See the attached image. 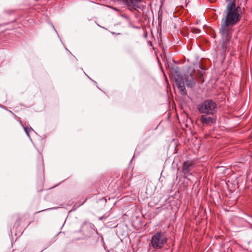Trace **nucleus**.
<instances>
[{
  "label": "nucleus",
  "instance_id": "13",
  "mask_svg": "<svg viewBox=\"0 0 252 252\" xmlns=\"http://www.w3.org/2000/svg\"><path fill=\"white\" fill-rule=\"evenodd\" d=\"M45 210H41V211H38L37 212H36V213H39L40 212H42V211H45Z\"/></svg>",
  "mask_w": 252,
  "mask_h": 252
},
{
  "label": "nucleus",
  "instance_id": "3",
  "mask_svg": "<svg viewBox=\"0 0 252 252\" xmlns=\"http://www.w3.org/2000/svg\"><path fill=\"white\" fill-rule=\"evenodd\" d=\"M167 240L164 232L158 231L152 237L150 246L154 249H161L167 243Z\"/></svg>",
  "mask_w": 252,
  "mask_h": 252
},
{
  "label": "nucleus",
  "instance_id": "10",
  "mask_svg": "<svg viewBox=\"0 0 252 252\" xmlns=\"http://www.w3.org/2000/svg\"><path fill=\"white\" fill-rule=\"evenodd\" d=\"M246 216H247L248 217V220H245L244 219H242V221H245L246 222H247L249 225H251V226L252 227V224L251 223L250 220H252V217H251V216H249L247 214L245 215Z\"/></svg>",
  "mask_w": 252,
  "mask_h": 252
},
{
  "label": "nucleus",
  "instance_id": "5",
  "mask_svg": "<svg viewBox=\"0 0 252 252\" xmlns=\"http://www.w3.org/2000/svg\"><path fill=\"white\" fill-rule=\"evenodd\" d=\"M215 115H208L206 114H201L199 118V121L203 126H211L216 122L214 118Z\"/></svg>",
  "mask_w": 252,
  "mask_h": 252
},
{
  "label": "nucleus",
  "instance_id": "14",
  "mask_svg": "<svg viewBox=\"0 0 252 252\" xmlns=\"http://www.w3.org/2000/svg\"><path fill=\"white\" fill-rule=\"evenodd\" d=\"M125 17L126 18V19H127V20L129 19V18H128V17L127 16H125Z\"/></svg>",
  "mask_w": 252,
  "mask_h": 252
},
{
  "label": "nucleus",
  "instance_id": "8",
  "mask_svg": "<svg viewBox=\"0 0 252 252\" xmlns=\"http://www.w3.org/2000/svg\"><path fill=\"white\" fill-rule=\"evenodd\" d=\"M186 84L189 88H192L195 85V82L192 73L185 75Z\"/></svg>",
  "mask_w": 252,
  "mask_h": 252
},
{
  "label": "nucleus",
  "instance_id": "11",
  "mask_svg": "<svg viewBox=\"0 0 252 252\" xmlns=\"http://www.w3.org/2000/svg\"><path fill=\"white\" fill-rule=\"evenodd\" d=\"M51 25L53 27V28L54 30V31L57 33V32L56 30L55 29V28L54 26H53V25L52 24H51Z\"/></svg>",
  "mask_w": 252,
  "mask_h": 252
},
{
  "label": "nucleus",
  "instance_id": "7",
  "mask_svg": "<svg viewBox=\"0 0 252 252\" xmlns=\"http://www.w3.org/2000/svg\"><path fill=\"white\" fill-rule=\"evenodd\" d=\"M193 167V163L190 161H185L183 164L182 172L185 175L190 174V172Z\"/></svg>",
  "mask_w": 252,
  "mask_h": 252
},
{
  "label": "nucleus",
  "instance_id": "15",
  "mask_svg": "<svg viewBox=\"0 0 252 252\" xmlns=\"http://www.w3.org/2000/svg\"><path fill=\"white\" fill-rule=\"evenodd\" d=\"M85 201H86V200H85L84 202H82V204H84V203L85 202Z\"/></svg>",
  "mask_w": 252,
  "mask_h": 252
},
{
  "label": "nucleus",
  "instance_id": "6",
  "mask_svg": "<svg viewBox=\"0 0 252 252\" xmlns=\"http://www.w3.org/2000/svg\"><path fill=\"white\" fill-rule=\"evenodd\" d=\"M128 8L131 10H136L141 9L142 5L141 0H122Z\"/></svg>",
  "mask_w": 252,
  "mask_h": 252
},
{
  "label": "nucleus",
  "instance_id": "9",
  "mask_svg": "<svg viewBox=\"0 0 252 252\" xmlns=\"http://www.w3.org/2000/svg\"><path fill=\"white\" fill-rule=\"evenodd\" d=\"M21 126L23 127L24 131L25 133H26L27 135L28 136V137L31 140V136L30 135V131H33V129L31 127H24L22 123H20Z\"/></svg>",
  "mask_w": 252,
  "mask_h": 252
},
{
  "label": "nucleus",
  "instance_id": "12",
  "mask_svg": "<svg viewBox=\"0 0 252 252\" xmlns=\"http://www.w3.org/2000/svg\"><path fill=\"white\" fill-rule=\"evenodd\" d=\"M113 9L114 10H116V11H119V10L118 8H115V7L113 8Z\"/></svg>",
  "mask_w": 252,
  "mask_h": 252
},
{
  "label": "nucleus",
  "instance_id": "2",
  "mask_svg": "<svg viewBox=\"0 0 252 252\" xmlns=\"http://www.w3.org/2000/svg\"><path fill=\"white\" fill-rule=\"evenodd\" d=\"M196 108L200 114L215 115L217 112L216 102L210 99H206L197 104Z\"/></svg>",
  "mask_w": 252,
  "mask_h": 252
},
{
  "label": "nucleus",
  "instance_id": "4",
  "mask_svg": "<svg viewBox=\"0 0 252 252\" xmlns=\"http://www.w3.org/2000/svg\"><path fill=\"white\" fill-rule=\"evenodd\" d=\"M175 80L176 85L181 93L183 95L187 94V91L185 86L184 78L183 76L178 71H175Z\"/></svg>",
  "mask_w": 252,
  "mask_h": 252
},
{
  "label": "nucleus",
  "instance_id": "1",
  "mask_svg": "<svg viewBox=\"0 0 252 252\" xmlns=\"http://www.w3.org/2000/svg\"><path fill=\"white\" fill-rule=\"evenodd\" d=\"M226 7L225 16L221 19L220 33L222 41L221 56L224 58L225 53L230 51L233 43L231 41L233 32V26L241 19V8L236 5V0H226Z\"/></svg>",
  "mask_w": 252,
  "mask_h": 252
}]
</instances>
